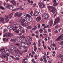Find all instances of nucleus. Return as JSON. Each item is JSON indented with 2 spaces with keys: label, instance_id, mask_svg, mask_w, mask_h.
I'll return each mask as SVG.
<instances>
[{
  "label": "nucleus",
  "instance_id": "f257e3e1",
  "mask_svg": "<svg viewBox=\"0 0 63 63\" xmlns=\"http://www.w3.org/2000/svg\"><path fill=\"white\" fill-rule=\"evenodd\" d=\"M22 19V18L20 17L19 18V19L17 20V21L20 22L21 23V25L23 26H25V27H27L28 26V23H26L25 22V19Z\"/></svg>",
  "mask_w": 63,
  "mask_h": 63
},
{
  "label": "nucleus",
  "instance_id": "f03ea898",
  "mask_svg": "<svg viewBox=\"0 0 63 63\" xmlns=\"http://www.w3.org/2000/svg\"><path fill=\"white\" fill-rule=\"evenodd\" d=\"M47 7L49 11L50 12H52L53 14H54L56 12V9L54 7L52 6H48Z\"/></svg>",
  "mask_w": 63,
  "mask_h": 63
},
{
  "label": "nucleus",
  "instance_id": "7ed1b4c3",
  "mask_svg": "<svg viewBox=\"0 0 63 63\" xmlns=\"http://www.w3.org/2000/svg\"><path fill=\"white\" fill-rule=\"evenodd\" d=\"M13 14H14V13L13 12L10 14L9 15V16H5V18L6 21L7 22H8V21L9 20V19L8 18V17H9L10 19H11V18H12V16H13Z\"/></svg>",
  "mask_w": 63,
  "mask_h": 63
},
{
  "label": "nucleus",
  "instance_id": "20e7f679",
  "mask_svg": "<svg viewBox=\"0 0 63 63\" xmlns=\"http://www.w3.org/2000/svg\"><path fill=\"white\" fill-rule=\"evenodd\" d=\"M60 21V18L58 17L56 18L55 19V20L53 25V26H54V25H55L56 24H58V23Z\"/></svg>",
  "mask_w": 63,
  "mask_h": 63
},
{
  "label": "nucleus",
  "instance_id": "39448f33",
  "mask_svg": "<svg viewBox=\"0 0 63 63\" xmlns=\"http://www.w3.org/2000/svg\"><path fill=\"white\" fill-rule=\"evenodd\" d=\"M13 25H15L14 27L15 28L17 29L18 27H20V25L19 24H16V22H14L13 23Z\"/></svg>",
  "mask_w": 63,
  "mask_h": 63
},
{
  "label": "nucleus",
  "instance_id": "423d86ee",
  "mask_svg": "<svg viewBox=\"0 0 63 63\" xmlns=\"http://www.w3.org/2000/svg\"><path fill=\"white\" fill-rule=\"evenodd\" d=\"M10 49L12 51H15L16 49V47L13 45L10 46Z\"/></svg>",
  "mask_w": 63,
  "mask_h": 63
},
{
  "label": "nucleus",
  "instance_id": "0eeeda50",
  "mask_svg": "<svg viewBox=\"0 0 63 63\" xmlns=\"http://www.w3.org/2000/svg\"><path fill=\"white\" fill-rule=\"evenodd\" d=\"M42 16L43 18L45 19H46V20H47V19L48 18V17H49V16L48 15L46 14H43Z\"/></svg>",
  "mask_w": 63,
  "mask_h": 63
},
{
  "label": "nucleus",
  "instance_id": "6e6552de",
  "mask_svg": "<svg viewBox=\"0 0 63 63\" xmlns=\"http://www.w3.org/2000/svg\"><path fill=\"white\" fill-rule=\"evenodd\" d=\"M21 45L22 47H25V48H27L29 47V44L26 43H22Z\"/></svg>",
  "mask_w": 63,
  "mask_h": 63
},
{
  "label": "nucleus",
  "instance_id": "1a4fd4ad",
  "mask_svg": "<svg viewBox=\"0 0 63 63\" xmlns=\"http://www.w3.org/2000/svg\"><path fill=\"white\" fill-rule=\"evenodd\" d=\"M39 7L41 8H43L44 7H45V5L43 3H42L41 2H40L39 4Z\"/></svg>",
  "mask_w": 63,
  "mask_h": 63
},
{
  "label": "nucleus",
  "instance_id": "9d476101",
  "mask_svg": "<svg viewBox=\"0 0 63 63\" xmlns=\"http://www.w3.org/2000/svg\"><path fill=\"white\" fill-rule=\"evenodd\" d=\"M6 8L7 9H10V10H12V9H13V5H8L6 7Z\"/></svg>",
  "mask_w": 63,
  "mask_h": 63
},
{
  "label": "nucleus",
  "instance_id": "9b49d317",
  "mask_svg": "<svg viewBox=\"0 0 63 63\" xmlns=\"http://www.w3.org/2000/svg\"><path fill=\"white\" fill-rule=\"evenodd\" d=\"M10 3L13 4V5L14 6H16V1L14 0H12L11 1H10Z\"/></svg>",
  "mask_w": 63,
  "mask_h": 63
},
{
  "label": "nucleus",
  "instance_id": "f8f14e48",
  "mask_svg": "<svg viewBox=\"0 0 63 63\" xmlns=\"http://www.w3.org/2000/svg\"><path fill=\"white\" fill-rule=\"evenodd\" d=\"M5 52L7 54H9L10 53V51L8 48H5Z\"/></svg>",
  "mask_w": 63,
  "mask_h": 63
},
{
  "label": "nucleus",
  "instance_id": "ddd939ff",
  "mask_svg": "<svg viewBox=\"0 0 63 63\" xmlns=\"http://www.w3.org/2000/svg\"><path fill=\"white\" fill-rule=\"evenodd\" d=\"M4 18H3L2 17H0V21L2 23H4Z\"/></svg>",
  "mask_w": 63,
  "mask_h": 63
},
{
  "label": "nucleus",
  "instance_id": "4468645a",
  "mask_svg": "<svg viewBox=\"0 0 63 63\" xmlns=\"http://www.w3.org/2000/svg\"><path fill=\"white\" fill-rule=\"evenodd\" d=\"M21 13H15V15L19 17L21 16Z\"/></svg>",
  "mask_w": 63,
  "mask_h": 63
},
{
  "label": "nucleus",
  "instance_id": "2eb2a0df",
  "mask_svg": "<svg viewBox=\"0 0 63 63\" xmlns=\"http://www.w3.org/2000/svg\"><path fill=\"white\" fill-rule=\"evenodd\" d=\"M8 29L9 30H12L14 27L12 25L9 26L8 27Z\"/></svg>",
  "mask_w": 63,
  "mask_h": 63
},
{
  "label": "nucleus",
  "instance_id": "dca6fc26",
  "mask_svg": "<svg viewBox=\"0 0 63 63\" xmlns=\"http://www.w3.org/2000/svg\"><path fill=\"white\" fill-rule=\"evenodd\" d=\"M39 13L38 11H36L35 13H34L33 14V16H37L39 15Z\"/></svg>",
  "mask_w": 63,
  "mask_h": 63
},
{
  "label": "nucleus",
  "instance_id": "f3484780",
  "mask_svg": "<svg viewBox=\"0 0 63 63\" xmlns=\"http://www.w3.org/2000/svg\"><path fill=\"white\" fill-rule=\"evenodd\" d=\"M41 19V17L40 16L37 17L36 18V20L37 22H39L40 21Z\"/></svg>",
  "mask_w": 63,
  "mask_h": 63
},
{
  "label": "nucleus",
  "instance_id": "a211bd4d",
  "mask_svg": "<svg viewBox=\"0 0 63 63\" xmlns=\"http://www.w3.org/2000/svg\"><path fill=\"white\" fill-rule=\"evenodd\" d=\"M24 16L23 15V13H21V16L19 17L18 18V19H19V18H20V17H21V18H22V20H23V19H23L24 18Z\"/></svg>",
  "mask_w": 63,
  "mask_h": 63
},
{
  "label": "nucleus",
  "instance_id": "6ab92c4d",
  "mask_svg": "<svg viewBox=\"0 0 63 63\" xmlns=\"http://www.w3.org/2000/svg\"><path fill=\"white\" fill-rule=\"evenodd\" d=\"M0 51L2 53H5V48H3L0 50Z\"/></svg>",
  "mask_w": 63,
  "mask_h": 63
},
{
  "label": "nucleus",
  "instance_id": "aec40b11",
  "mask_svg": "<svg viewBox=\"0 0 63 63\" xmlns=\"http://www.w3.org/2000/svg\"><path fill=\"white\" fill-rule=\"evenodd\" d=\"M49 24L50 26H52V24H53V21H50Z\"/></svg>",
  "mask_w": 63,
  "mask_h": 63
},
{
  "label": "nucleus",
  "instance_id": "412c9836",
  "mask_svg": "<svg viewBox=\"0 0 63 63\" xmlns=\"http://www.w3.org/2000/svg\"><path fill=\"white\" fill-rule=\"evenodd\" d=\"M3 41H5L6 42H7V41H8V38H3Z\"/></svg>",
  "mask_w": 63,
  "mask_h": 63
},
{
  "label": "nucleus",
  "instance_id": "4be33fe9",
  "mask_svg": "<svg viewBox=\"0 0 63 63\" xmlns=\"http://www.w3.org/2000/svg\"><path fill=\"white\" fill-rule=\"evenodd\" d=\"M20 52V51L18 49H17L15 51V53H18L19 54Z\"/></svg>",
  "mask_w": 63,
  "mask_h": 63
},
{
  "label": "nucleus",
  "instance_id": "5701e85b",
  "mask_svg": "<svg viewBox=\"0 0 63 63\" xmlns=\"http://www.w3.org/2000/svg\"><path fill=\"white\" fill-rule=\"evenodd\" d=\"M57 56L58 58H61V57H63V55H62L61 54H59Z\"/></svg>",
  "mask_w": 63,
  "mask_h": 63
},
{
  "label": "nucleus",
  "instance_id": "b1692460",
  "mask_svg": "<svg viewBox=\"0 0 63 63\" xmlns=\"http://www.w3.org/2000/svg\"><path fill=\"white\" fill-rule=\"evenodd\" d=\"M8 33H6L5 34L3 35V37H8Z\"/></svg>",
  "mask_w": 63,
  "mask_h": 63
},
{
  "label": "nucleus",
  "instance_id": "393cba45",
  "mask_svg": "<svg viewBox=\"0 0 63 63\" xmlns=\"http://www.w3.org/2000/svg\"><path fill=\"white\" fill-rule=\"evenodd\" d=\"M20 50L22 51H24V52H25V49L24 48H22Z\"/></svg>",
  "mask_w": 63,
  "mask_h": 63
},
{
  "label": "nucleus",
  "instance_id": "a878e982",
  "mask_svg": "<svg viewBox=\"0 0 63 63\" xmlns=\"http://www.w3.org/2000/svg\"><path fill=\"white\" fill-rule=\"evenodd\" d=\"M23 28L21 27V28H19L18 29V30L19 31H21L23 30Z\"/></svg>",
  "mask_w": 63,
  "mask_h": 63
},
{
  "label": "nucleus",
  "instance_id": "bb28decb",
  "mask_svg": "<svg viewBox=\"0 0 63 63\" xmlns=\"http://www.w3.org/2000/svg\"><path fill=\"white\" fill-rule=\"evenodd\" d=\"M3 57L4 58H6V61H7L8 60V57L5 56V55H4L3 56Z\"/></svg>",
  "mask_w": 63,
  "mask_h": 63
},
{
  "label": "nucleus",
  "instance_id": "cd10ccee",
  "mask_svg": "<svg viewBox=\"0 0 63 63\" xmlns=\"http://www.w3.org/2000/svg\"><path fill=\"white\" fill-rule=\"evenodd\" d=\"M16 39L13 38V39H11L10 41L11 42H16Z\"/></svg>",
  "mask_w": 63,
  "mask_h": 63
},
{
  "label": "nucleus",
  "instance_id": "c85d7f7f",
  "mask_svg": "<svg viewBox=\"0 0 63 63\" xmlns=\"http://www.w3.org/2000/svg\"><path fill=\"white\" fill-rule=\"evenodd\" d=\"M29 22H31L32 21V20H33V19L29 17Z\"/></svg>",
  "mask_w": 63,
  "mask_h": 63
},
{
  "label": "nucleus",
  "instance_id": "c756f323",
  "mask_svg": "<svg viewBox=\"0 0 63 63\" xmlns=\"http://www.w3.org/2000/svg\"><path fill=\"white\" fill-rule=\"evenodd\" d=\"M20 9V8H16V9H13L12 10V11H16V10H19Z\"/></svg>",
  "mask_w": 63,
  "mask_h": 63
},
{
  "label": "nucleus",
  "instance_id": "7c9ffc66",
  "mask_svg": "<svg viewBox=\"0 0 63 63\" xmlns=\"http://www.w3.org/2000/svg\"><path fill=\"white\" fill-rule=\"evenodd\" d=\"M20 9V8H16V9H13L12 10V11H16V10H19Z\"/></svg>",
  "mask_w": 63,
  "mask_h": 63
},
{
  "label": "nucleus",
  "instance_id": "2f4dec72",
  "mask_svg": "<svg viewBox=\"0 0 63 63\" xmlns=\"http://www.w3.org/2000/svg\"><path fill=\"white\" fill-rule=\"evenodd\" d=\"M21 38L20 37L18 38L17 39V40L18 42H19L21 40Z\"/></svg>",
  "mask_w": 63,
  "mask_h": 63
},
{
  "label": "nucleus",
  "instance_id": "473e14b6",
  "mask_svg": "<svg viewBox=\"0 0 63 63\" xmlns=\"http://www.w3.org/2000/svg\"><path fill=\"white\" fill-rule=\"evenodd\" d=\"M27 44H29V46H30L31 45V42L29 41H27Z\"/></svg>",
  "mask_w": 63,
  "mask_h": 63
},
{
  "label": "nucleus",
  "instance_id": "72a5a7b5",
  "mask_svg": "<svg viewBox=\"0 0 63 63\" xmlns=\"http://www.w3.org/2000/svg\"><path fill=\"white\" fill-rule=\"evenodd\" d=\"M43 30L42 29H40V30H39V32L40 33H41L43 32Z\"/></svg>",
  "mask_w": 63,
  "mask_h": 63
},
{
  "label": "nucleus",
  "instance_id": "f704fd0d",
  "mask_svg": "<svg viewBox=\"0 0 63 63\" xmlns=\"http://www.w3.org/2000/svg\"><path fill=\"white\" fill-rule=\"evenodd\" d=\"M26 21L27 22H29V18H27L26 19Z\"/></svg>",
  "mask_w": 63,
  "mask_h": 63
},
{
  "label": "nucleus",
  "instance_id": "c9c22d12",
  "mask_svg": "<svg viewBox=\"0 0 63 63\" xmlns=\"http://www.w3.org/2000/svg\"><path fill=\"white\" fill-rule=\"evenodd\" d=\"M0 9L2 10H4L5 9V8L3 7L2 6H0Z\"/></svg>",
  "mask_w": 63,
  "mask_h": 63
},
{
  "label": "nucleus",
  "instance_id": "e433bc0d",
  "mask_svg": "<svg viewBox=\"0 0 63 63\" xmlns=\"http://www.w3.org/2000/svg\"><path fill=\"white\" fill-rule=\"evenodd\" d=\"M14 32L16 33L17 34H18L19 33V31L17 30H16L14 31Z\"/></svg>",
  "mask_w": 63,
  "mask_h": 63
},
{
  "label": "nucleus",
  "instance_id": "4c0bfd02",
  "mask_svg": "<svg viewBox=\"0 0 63 63\" xmlns=\"http://www.w3.org/2000/svg\"><path fill=\"white\" fill-rule=\"evenodd\" d=\"M60 27V25H56L55 26V28L56 29L58 27Z\"/></svg>",
  "mask_w": 63,
  "mask_h": 63
},
{
  "label": "nucleus",
  "instance_id": "58836bf2",
  "mask_svg": "<svg viewBox=\"0 0 63 63\" xmlns=\"http://www.w3.org/2000/svg\"><path fill=\"white\" fill-rule=\"evenodd\" d=\"M27 28H28V29H31V28H32V27H31V26H30L27 27Z\"/></svg>",
  "mask_w": 63,
  "mask_h": 63
},
{
  "label": "nucleus",
  "instance_id": "ea45409f",
  "mask_svg": "<svg viewBox=\"0 0 63 63\" xmlns=\"http://www.w3.org/2000/svg\"><path fill=\"white\" fill-rule=\"evenodd\" d=\"M53 6H56L57 5V3H54L53 4Z\"/></svg>",
  "mask_w": 63,
  "mask_h": 63
},
{
  "label": "nucleus",
  "instance_id": "a19ab883",
  "mask_svg": "<svg viewBox=\"0 0 63 63\" xmlns=\"http://www.w3.org/2000/svg\"><path fill=\"white\" fill-rule=\"evenodd\" d=\"M19 54H20V55H22V54H23V52L20 51Z\"/></svg>",
  "mask_w": 63,
  "mask_h": 63
},
{
  "label": "nucleus",
  "instance_id": "79ce46f5",
  "mask_svg": "<svg viewBox=\"0 0 63 63\" xmlns=\"http://www.w3.org/2000/svg\"><path fill=\"white\" fill-rule=\"evenodd\" d=\"M51 45L52 46H53V47H56V45L54 43H53Z\"/></svg>",
  "mask_w": 63,
  "mask_h": 63
},
{
  "label": "nucleus",
  "instance_id": "37998d69",
  "mask_svg": "<svg viewBox=\"0 0 63 63\" xmlns=\"http://www.w3.org/2000/svg\"><path fill=\"white\" fill-rule=\"evenodd\" d=\"M38 29H40V24H38Z\"/></svg>",
  "mask_w": 63,
  "mask_h": 63
},
{
  "label": "nucleus",
  "instance_id": "c03bdc74",
  "mask_svg": "<svg viewBox=\"0 0 63 63\" xmlns=\"http://www.w3.org/2000/svg\"><path fill=\"white\" fill-rule=\"evenodd\" d=\"M54 33L55 34H56V33H58V31L57 30L54 31Z\"/></svg>",
  "mask_w": 63,
  "mask_h": 63
},
{
  "label": "nucleus",
  "instance_id": "a18cd8bd",
  "mask_svg": "<svg viewBox=\"0 0 63 63\" xmlns=\"http://www.w3.org/2000/svg\"><path fill=\"white\" fill-rule=\"evenodd\" d=\"M15 57L16 58H18V57H20V56L18 55H17L15 56Z\"/></svg>",
  "mask_w": 63,
  "mask_h": 63
},
{
  "label": "nucleus",
  "instance_id": "49530a36",
  "mask_svg": "<svg viewBox=\"0 0 63 63\" xmlns=\"http://www.w3.org/2000/svg\"><path fill=\"white\" fill-rule=\"evenodd\" d=\"M23 40V42H24V43H26L27 42V40L26 39H24Z\"/></svg>",
  "mask_w": 63,
  "mask_h": 63
},
{
  "label": "nucleus",
  "instance_id": "de8ad7c7",
  "mask_svg": "<svg viewBox=\"0 0 63 63\" xmlns=\"http://www.w3.org/2000/svg\"><path fill=\"white\" fill-rule=\"evenodd\" d=\"M29 40H30V41H32V37H31L30 36Z\"/></svg>",
  "mask_w": 63,
  "mask_h": 63
},
{
  "label": "nucleus",
  "instance_id": "09e8293b",
  "mask_svg": "<svg viewBox=\"0 0 63 63\" xmlns=\"http://www.w3.org/2000/svg\"><path fill=\"white\" fill-rule=\"evenodd\" d=\"M7 31H8V30H7V29H5L4 30V33H5V32H6Z\"/></svg>",
  "mask_w": 63,
  "mask_h": 63
},
{
  "label": "nucleus",
  "instance_id": "8fccbe9b",
  "mask_svg": "<svg viewBox=\"0 0 63 63\" xmlns=\"http://www.w3.org/2000/svg\"><path fill=\"white\" fill-rule=\"evenodd\" d=\"M41 41H42V39H40L38 41V44H41L40 43H41Z\"/></svg>",
  "mask_w": 63,
  "mask_h": 63
},
{
  "label": "nucleus",
  "instance_id": "3c124183",
  "mask_svg": "<svg viewBox=\"0 0 63 63\" xmlns=\"http://www.w3.org/2000/svg\"><path fill=\"white\" fill-rule=\"evenodd\" d=\"M47 56V54H44V56H43V58H44L46 57Z\"/></svg>",
  "mask_w": 63,
  "mask_h": 63
},
{
  "label": "nucleus",
  "instance_id": "603ef678",
  "mask_svg": "<svg viewBox=\"0 0 63 63\" xmlns=\"http://www.w3.org/2000/svg\"><path fill=\"white\" fill-rule=\"evenodd\" d=\"M60 45H63V41H61L60 42Z\"/></svg>",
  "mask_w": 63,
  "mask_h": 63
},
{
  "label": "nucleus",
  "instance_id": "864d4df0",
  "mask_svg": "<svg viewBox=\"0 0 63 63\" xmlns=\"http://www.w3.org/2000/svg\"><path fill=\"white\" fill-rule=\"evenodd\" d=\"M48 32H51V29H49L48 30Z\"/></svg>",
  "mask_w": 63,
  "mask_h": 63
},
{
  "label": "nucleus",
  "instance_id": "5fc2aeb1",
  "mask_svg": "<svg viewBox=\"0 0 63 63\" xmlns=\"http://www.w3.org/2000/svg\"><path fill=\"white\" fill-rule=\"evenodd\" d=\"M19 48L20 49V50L22 48V46H20L19 47Z\"/></svg>",
  "mask_w": 63,
  "mask_h": 63
},
{
  "label": "nucleus",
  "instance_id": "6e6d98bb",
  "mask_svg": "<svg viewBox=\"0 0 63 63\" xmlns=\"http://www.w3.org/2000/svg\"><path fill=\"white\" fill-rule=\"evenodd\" d=\"M21 37L22 38H25V36H24V35H22L21 36Z\"/></svg>",
  "mask_w": 63,
  "mask_h": 63
},
{
  "label": "nucleus",
  "instance_id": "4d7b16f0",
  "mask_svg": "<svg viewBox=\"0 0 63 63\" xmlns=\"http://www.w3.org/2000/svg\"><path fill=\"white\" fill-rule=\"evenodd\" d=\"M57 13L56 12L55 14V15H54V17H55L56 16H57Z\"/></svg>",
  "mask_w": 63,
  "mask_h": 63
},
{
  "label": "nucleus",
  "instance_id": "13d9d810",
  "mask_svg": "<svg viewBox=\"0 0 63 63\" xmlns=\"http://www.w3.org/2000/svg\"><path fill=\"white\" fill-rule=\"evenodd\" d=\"M13 35H14L12 33H10V35L9 36H10V37H12V36H13Z\"/></svg>",
  "mask_w": 63,
  "mask_h": 63
},
{
  "label": "nucleus",
  "instance_id": "bf43d9fd",
  "mask_svg": "<svg viewBox=\"0 0 63 63\" xmlns=\"http://www.w3.org/2000/svg\"><path fill=\"white\" fill-rule=\"evenodd\" d=\"M6 55H7V56H9L10 57V54L8 53V54H6Z\"/></svg>",
  "mask_w": 63,
  "mask_h": 63
},
{
  "label": "nucleus",
  "instance_id": "052dcab7",
  "mask_svg": "<svg viewBox=\"0 0 63 63\" xmlns=\"http://www.w3.org/2000/svg\"><path fill=\"white\" fill-rule=\"evenodd\" d=\"M10 57H11L12 58H13V59L14 58H15V57H14V56H10Z\"/></svg>",
  "mask_w": 63,
  "mask_h": 63
},
{
  "label": "nucleus",
  "instance_id": "680f3d73",
  "mask_svg": "<svg viewBox=\"0 0 63 63\" xmlns=\"http://www.w3.org/2000/svg\"><path fill=\"white\" fill-rule=\"evenodd\" d=\"M23 15L24 16H26V14L25 13H23Z\"/></svg>",
  "mask_w": 63,
  "mask_h": 63
},
{
  "label": "nucleus",
  "instance_id": "e2e57ef3",
  "mask_svg": "<svg viewBox=\"0 0 63 63\" xmlns=\"http://www.w3.org/2000/svg\"><path fill=\"white\" fill-rule=\"evenodd\" d=\"M26 16L27 17H30V16H31L29 14H27Z\"/></svg>",
  "mask_w": 63,
  "mask_h": 63
},
{
  "label": "nucleus",
  "instance_id": "0e129e2a",
  "mask_svg": "<svg viewBox=\"0 0 63 63\" xmlns=\"http://www.w3.org/2000/svg\"><path fill=\"white\" fill-rule=\"evenodd\" d=\"M35 33L36 34H38V31H37L35 32Z\"/></svg>",
  "mask_w": 63,
  "mask_h": 63
},
{
  "label": "nucleus",
  "instance_id": "69168bd1",
  "mask_svg": "<svg viewBox=\"0 0 63 63\" xmlns=\"http://www.w3.org/2000/svg\"><path fill=\"white\" fill-rule=\"evenodd\" d=\"M44 32L45 33H46V34L47 33V31H44Z\"/></svg>",
  "mask_w": 63,
  "mask_h": 63
},
{
  "label": "nucleus",
  "instance_id": "338daca9",
  "mask_svg": "<svg viewBox=\"0 0 63 63\" xmlns=\"http://www.w3.org/2000/svg\"><path fill=\"white\" fill-rule=\"evenodd\" d=\"M30 37V36H26L27 38L29 40V37Z\"/></svg>",
  "mask_w": 63,
  "mask_h": 63
},
{
  "label": "nucleus",
  "instance_id": "774afa93",
  "mask_svg": "<svg viewBox=\"0 0 63 63\" xmlns=\"http://www.w3.org/2000/svg\"><path fill=\"white\" fill-rule=\"evenodd\" d=\"M58 63H63V62H58Z\"/></svg>",
  "mask_w": 63,
  "mask_h": 63
}]
</instances>
